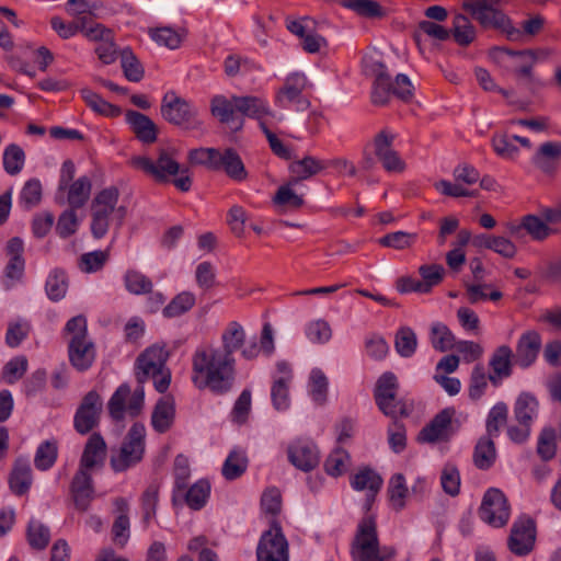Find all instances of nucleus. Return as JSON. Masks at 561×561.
<instances>
[{
	"label": "nucleus",
	"instance_id": "nucleus-27",
	"mask_svg": "<svg viewBox=\"0 0 561 561\" xmlns=\"http://www.w3.org/2000/svg\"><path fill=\"white\" fill-rule=\"evenodd\" d=\"M126 122L136 138L146 145L153 144L158 138V127L147 115L129 110L125 114Z\"/></svg>",
	"mask_w": 561,
	"mask_h": 561
},
{
	"label": "nucleus",
	"instance_id": "nucleus-64",
	"mask_svg": "<svg viewBox=\"0 0 561 561\" xmlns=\"http://www.w3.org/2000/svg\"><path fill=\"white\" fill-rule=\"evenodd\" d=\"M42 199V184L37 179H31L25 182L20 193V203L32 208L39 204Z\"/></svg>",
	"mask_w": 561,
	"mask_h": 561
},
{
	"label": "nucleus",
	"instance_id": "nucleus-2",
	"mask_svg": "<svg viewBox=\"0 0 561 561\" xmlns=\"http://www.w3.org/2000/svg\"><path fill=\"white\" fill-rule=\"evenodd\" d=\"M192 381L215 394L229 392L236 380V359L218 347L198 348L192 357Z\"/></svg>",
	"mask_w": 561,
	"mask_h": 561
},
{
	"label": "nucleus",
	"instance_id": "nucleus-18",
	"mask_svg": "<svg viewBox=\"0 0 561 561\" xmlns=\"http://www.w3.org/2000/svg\"><path fill=\"white\" fill-rule=\"evenodd\" d=\"M306 85L307 78L302 72L290 73L285 79L284 87L276 94V103L282 107L295 103L297 110H306L310 104L302 95Z\"/></svg>",
	"mask_w": 561,
	"mask_h": 561
},
{
	"label": "nucleus",
	"instance_id": "nucleus-58",
	"mask_svg": "<svg viewBox=\"0 0 561 561\" xmlns=\"http://www.w3.org/2000/svg\"><path fill=\"white\" fill-rule=\"evenodd\" d=\"M417 239L416 233L407 231H396L385 234L379 239V244L396 250H405L411 248Z\"/></svg>",
	"mask_w": 561,
	"mask_h": 561
},
{
	"label": "nucleus",
	"instance_id": "nucleus-52",
	"mask_svg": "<svg viewBox=\"0 0 561 561\" xmlns=\"http://www.w3.org/2000/svg\"><path fill=\"white\" fill-rule=\"evenodd\" d=\"M124 284L127 291L134 295H145L151 293L153 288L152 280L136 270H128L124 275Z\"/></svg>",
	"mask_w": 561,
	"mask_h": 561
},
{
	"label": "nucleus",
	"instance_id": "nucleus-57",
	"mask_svg": "<svg viewBox=\"0 0 561 561\" xmlns=\"http://www.w3.org/2000/svg\"><path fill=\"white\" fill-rule=\"evenodd\" d=\"M31 324L25 319H18L9 322L5 333V344L11 347H18L30 334Z\"/></svg>",
	"mask_w": 561,
	"mask_h": 561
},
{
	"label": "nucleus",
	"instance_id": "nucleus-46",
	"mask_svg": "<svg viewBox=\"0 0 561 561\" xmlns=\"http://www.w3.org/2000/svg\"><path fill=\"white\" fill-rule=\"evenodd\" d=\"M417 347V336L410 327H401L394 335V348L401 357L414 355Z\"/></svg>",
	"mask_w": 561,
	"mask_h": 561
},
{
	"label": "nucleus",
	"instance_id": "nucleus-55",
	"mask_svg": "<svg viewBox=\"0 0 561 561\" xmlns=\"http://www.w3.org/2000/svg\"><path fill=\"white\" fill-rule=\"evenodd\" d=\"M407 495L408 488L405 485V478L402 473H396L390 479L388 486V496L393 510L397 512L403 510Z\"/></svg>",
	"mask_w": 561,
	"mask_h": 561
},
{
	"label": "nucleus",
	"instance_id": "nucleus-1",
	"mask_svg": "<svg viewBox=\"0 0 561 561\" xmlns=\"http://www.w3.org/2000/svg\"><path fill=\"white\" fill-rule=\"evenodd\" d=\"M169 352L159 345L146 348L136 359V379L139 386L131 392L127 383L121 385L112 394L107 409L114 421H122L125 413L131 417L138 416L145 403L144 383L152 379L154 389L164 393L171 382V371L167 367Z\"/></svg>",
	"mask_w": 561,
	"mask_h": 561
},
{
	"label": "nucleus",
	"instance_id": "nucleus-14",
	"mask_svg": "<svg viewBox=\"0 0 561 561\" xmlns=\"http://www.w3.org/2000/svg\"><path fill=\"white\" fill-rule=\"evenodd\" d=\"M455 414L454 408L443 409L420 431L417 442L426 444L448 442L455 433L453 430Z\"/></svg>",
	"mask_w": 561,
	"mask_h": 561
},
{
	"label": "nucleus",
	"instance_id": "nucleus-9",
	"mask_svg": "<svg viewBox=\"0 0 561 561\" xmlns=\"http://www.w3.org/2000/svg\"><path fill=\"white\" fill-rule=\"evenodd\" d=\"M146 427L134 423L128 430L119 449L111 456L110 465L115 472H124L136 466L144 458L146 446Z\"/></svg>",
	"mask_w": 561,
	"mask_h": 561
},
{
	"label": "nucleus",
	"instance_id": "nucleus-5",
	"mask_svg": "<svg viewBox=\"0 0 561 561\" xmlns=\"http://www.w3.org/2000/svg\"><path fill=\"white\" fill-rule=\"evenodd\" d=\"M119 191L115 186L100 191L91 204V232L95 239L103 238L113 221L119 229L127 215L125 206H117Z\"/></svg>",
	"mask_w": 561,
	"mask_h": 561
},
{
	"label": "nucleus",
	"instance_id": "nucleus-15",
	"mask_svg": "<svg viewBox=\"0 0 561 561\" xmlns=\"http://www.w3.org/2000/svg\"><path fill=\"white\" fill-rule=\"evenodd\" d=\"M536 541V523L530 517H520L512 526L507 540L512 553L518 557L529 554Z\"/></svg>",
	"mask_w": 561,
	"mask_h": 561
},
{
	"label": "nucleus",
	"instance_id": "nucleus-23",
	"mask_svg": "<svg viewBox=\"0 0 561 561\" xmlns=\"http://www.w3.org/2000/svg\"><path fill=\"white\" fill-rule=\"evenodd\" d=\"M232 95L231 99H227L225 95L217 94L210 100V113L221 124H226L232 131H239L243 128L244 121L241 117L236 116V101Z\"/></svg>",
	"mask_w": 561,
	"mask_h": 561
},
{
	"label": "nucleus",
	"instance_id": "nucleus-37",
	"mask_svg": "<svg viewBox=\"0 0 561 561\" xmlns=\"http://www.w3.org/2000/svg\"><path fill=\"white\" fill-rule=\"evenodd\" d=\"M25 536L28 546L37 551L45 550L51 538L49 527L36 518L27 523Z\"/></svg>",
	"mask_w": 561,
	"mask_h": 561
},
{
	"label": "nucleus",
	"instance_id": "nucleus-56",
	"mask_svg": "<svg viewBox=\"0 0 561 561\" xmlns=\"http://www.w3.org/2000/svg\"><path fill=\"white\" fill-rule=\"evenodd\" d=\"M348 463V453L342 447H336L325 459L324 469L328 474L339 477L346 471Z\"/></svg>",
	"mask_w": 561,
	"mask_h": 561
},
{
	"label": "nucleus",
	"instance_id": "nucleus-53",
	"mask_svg": "<svg viewBox=\"0 0 561 561\" xmlns=\"http://www.w3.org/2000/svg\"><path fill=\"white\" fill-rule=\"evenodd\" d=\"M3 169L10 175L19 174L25 163V152L16 144H10L3 151Z\"/></svg>",
	"mask_w": 561,
	"mask_h": 561
},
{
	"label": "nucleus",
	"instance_id": "nucleus-49",
	"mask_svg": "<svg viewBox=\"0 0 561 561\" xmlns=\"http://www.w3.org/2000/svg\"><path fill=\"white\" fill-rule=\"evenodd\" d=\"M58 457V446L56 440H45L36 449L34 465L38 470L46 471L50 469Z\"/></svg>",
	"mask_w": 561,
	"mask_h": 561
},
{
	"label": "nucleus",
	"instance_id": "nucleus-11",
	"mask_svg": "<svg viewBox=\"0 0 561 561\" xmlns=\"http://www.w3.org/2000/svg\"><path fill=\"white\" fill-rule=\"evenodd\" d=\"M257 561H289V545L276 519L271 520L256 547Z\"/></svg>",
	"mask_w": 561,
	"mask_h": 561
},
{
	"label": "nucleus",
	"instance_id": "nucleus-34",
	"mask_svg": "<svg viewBox=\"0 0 561 561\" xmlns=\"http://www.w3.org/2000/svg\"><path fill=\"white\" fill-rule=\"evenodd\" d=\"M514 422L533 425L539 414V401L530 392L518 394L513 407Z\"/></svg>",
	"mask_w": 561,
	"mask_h": 561
},
{
	"label": "nucleus",
	"instance_id": "nucleus-43",
	"mask_svg": "<svg viewBox=\"0 0 561 561\" xmlns=\"http://www.w3.org/2000/svg\"><path fill=\"white\" fill-rule=\"evenodd\" d=\"M80 94L87 105L98 114L106 117H116L121 114V108L105 101L100 94L90 89H82Z\"/></svg>",
	"mask_w": 561,
	"mask_h": 561
},
{
	"label": "nucleus",
	"instance_id": "nucleus-39",
	"mask_svg": "<svg viewBox=\"0 0 561 561\" xmlns=\"http://www.w3.org/2000/svg\"><path fill=\"white\" fill-rule=\"evenodd\" d=\"M493 438L484 435L479 438L474 447L473 462L481 470L491 468L496 459V448Z\"/></svg>",
	"mask_w": 561,
	"mask_h": 561
},
{
	"label": "nucleus",
	"instance_id": "nucleus-12",
	"mask_svg": "<svg viewBox=\"0 0 561 561\" xmlns=\"http://www.w3.org/2000/svg\"><path fill=\"white\" fill-rule=\"evenodd\" d=\"M102 411L101 396L95 390L89 391L82 398L73 416V427L77 433L85 435L93 431L100 423Z\"/></svg>",
	"mask_w": 561,
	"mask_h": 561
},
{
	"label": "nucleus",
	"instance_id": "nucleus-16",
	"mask_svg": "<svg viewBox=\"0 0 561 561\" xmlns=\"http://www.w3.org/2000/svg\"><path fill=\"white\" fill-rule=\"evenodd\" d=\"M394 135L387 129L380 130L373 140L375 157L380 161L387 172L401 173L405 170V162L392 148Z\"/></svg>",
	"mask_w": 561,
	"mask_h": 561
},
{
	"label": "nucleus",
	"instance_id": "nucleus-21",
	"mask_svg": "<svg viewBox=\"0 0 561 561\" xmlns=\"http://www.w3.org/2000/svg\"><path fill=\"white\" fill-rule=\"evenodd\" d=\"M70 494L78 511H88L94 499L93 479L89 471L77 470L70 483Z\"/></svg>",
	"mask_w": 561,
	"mask_h": 561
},
{
	"label": "nucleus",
	"instance_id": "nucleus-28",
	"mask_svg": "<svg viewBox=\"0 0 561 561\" xmlns=\"http://www.w3.org/2000/svg\"><path fill=\"white\" fill-rule=\"evenodd\" d=\"M106 443L100 433H93L85 443L79 469L89 471L102 467L106 457Z\"/></svg>",
	"mask_w": 561,
	"mask_h": 561
},
{
	"label": "nucleus",
	"instance_id": "nucleus-31",
	"mask_svg": "<svg viewBox=\"0 0 561 561\" xmlns=\"http://www.w3.org/2000/svg\"><path fill=\"white\" fill-rule=\"evenodd\" d=\"M327 169L325 160L313 156H305L302 159L293 161L288 170L291 174L290 184H299Z\"/></svg>",
	"mask_w": 561,
	"mask_h": 561
},
{
	"label": "nucleus",
	"instance_id": "nucleus-45",
	"mask_svg": "<svg viewBox=\"0 0 561 561\" xmlns=\"http://www.w3.org/2000/svg\"><path fill=\"white\" fill-rule=\"evenodd\" d=\"M341 5L367 19L382 18L385 15L383 8L376 0H342Z\"/></svg>",
	"mask_w": 561,
	"mask_h": 561
},
{
	"label": "nucleus",
	"instance_id": "nucleus-62",
	"mask_svg": "<svg viewBox=\"0 0 561 561\" xmlns=\"http://www.w3.org/2000/svg\"><path fill=\"white\" fill-rule=\"evenodd\" d=\"M488 379L489 377L485 375L484 367L481 364L476 365L470 376L468 389L469 398L471 400H479L484 394L488 387Z\"/></svg>",
	"mask_w": 561,
	"mask_h": 561
},
{
	"label": "nucleus",
	"instance_id": "nucleus-38",
	"mask_svg": "<svg viewBox=\"0 0 561 561\" xmlns=\"http://www.w3.org/2000/svg\"><path fill=\"white\" fill-rule=\"evenodd\" d=\"M245 342V331L243 327L237 322L231 321L228 323L221 334L222 347L220 348L225 355L233 357V353L240 350Z\"/></svg>",
	"mask_w": 561,
	"mask_h": 561
},
{
	"label": "nucleus",
	"instance_id": "nucleus-20",
	"mask_svg": "<svg viewBox=\"0 0 561 561\" xmlns=\"http://www.w3.org/2000/svg\"><path fill=\"white\" fill-rule=\"evenodd\" d=\"M541 346L542 340L538 331L524 332L516 343L515 353H513L515 364L523 369L530 367L537 360Z\"/></svg>",
	"mask_w": 561,
	"mask_h": 561
},
{
	"label": "nucleus",
	"instance_id": "nucleus-26",
	"mask_svg": "<svg viewBox=\"0 0 561 561\" xmlns=\"http://www.w3.org/2000/svg\"><path fill=\"white\" fill-rule=\"evenodd\" d=\"M69 360L79 371L89 369L95 359L94 344L88 337H71L68 345Z\"/></svg>",
	"mask_w": 561,
	"mask_h": 561
},
{
	"label": "nucleus",
	"instance_id": "nucleus-35",
	"mask_svg": "<svg viewBox=\"0 0 561 561\" xmlns=\"http://www.w3.org/2000/svg\"><path fill=\"white\" fill-rule=\"evenodd\" d=\"M175 416L174 399L170 396L158 400L151 414V425L158 433H165L173 424Z\"/></svg>",
	"mask_w": 561,
	"mask_h": 561
},
{
	"label": "nucleus",
	"instance_id": "nucleus-3",
	"mask_svg": "<svg viewBox=\"0 0 561 561\" xmlns=\"http://www.w3.org/2000/svg\"><path fill=\"white\" fill-rule=\"evenodd\" d=\"M129 165L141 171L151 178L156 183H173L181 192H188L192 186V178L188 169H182L176 161V150L174 148L159 149L158 157L152 160L145 156H135L129 160Z\"/></svg>",
	"mask_w": 561,
	"mask_h": 561
},
{
	"label": "nucleus",
	"instance_id": "nucleus-25",
	"mask_svg": "<svg viewBox=\"0 0 561 561\" xmlns=\"http://www.w3.org/2000/svg\"><path fill=\"white\" fill-rule=\"evenodd\" d=\"M382 478L373 469L364 468L354 474L351 479V485L356 491H367L365 510L368 512L375 501V497L382 485Z\"/></svg>",
	"mask_w": 561,
	"mask_h": 561
},
{
	"label": "nucleus",
	"instance_id": "nucleus-40",
	"mask_svg": "<svg viewBox=\"0 0 561 561\" xmlns=\"http://www.w3.org/2000/svg\"><path fill=\"white\" fill-rule=\"evenodd\" d=\"M430 342L432 347L438 352H447L455 347L456 337L450 329L443 322L435 321L430 327Z\"/></svg>",
	"mask_w": 561,
	"mask_h": 561
},
{
	"label": "nucleus",
	"instance_id": "nucleus-44",
	"mask_svg": "<svg viewBox=\"0 0 561 561\" xmlns=\"http://www.w3.org/2000/svg\"><path fill=\"white\" fill-rule=\"evenodd\" d=\"M453 36L460 46L470 45L477 36L476 27L465 14H456L453 21Z\"/></svg>",
	"mask_w": 561,
	"mask_h": 561
},
{
	"label": "nucleus",
	"instance_id": "nucleus-63",
	"mask_svg": "<svg viewBox=\"0 0 561 561\" xmlns=\"http://www.w3.org/2000/svg\"><path fill=\"white\" fill-rule=\"evenodd\" d=\"M27 370L25 356H16L10 359L2 369V378L9 385L16 382Z\"/></svg>",
	"mask_w": 561,
	"mask_h": 561
},
{
	"label": "nucleus",
	"instance_id": "nucleus-54",
	"mask_svg": "<svg viewBox=\"0 0 561 561\" xmlns=\"http://www.w3.org/2000/svg\"><path fill=\"white\" fill-rule=\"evenodd\" d=\"M195 305V296L190 291L178 294L162 310L165 318H175L191 310Z\"/></svg>",
	"mask_w": 561,
	"mask_h": 561
},
{
	"label": "nucleus",
	"instance_id": "nucleus-24",
	"mask_svg": "<svg viewBox=\"0 0 561 561\" xmlns=\"http://www.w3.org/2000/svg\"><path fill=\"white\" fill-rule=\"evenodd\" d=\"M23 252L24 243L21 238L13 237L7 242L5 253L9 256V261L4 268V275L7 280L10 282L8 286L14 285L24 275L25 260Z\"/></svg>",
	"mask_w": 561,
	"mask_h": 561
},
{
	"label": "nucleus",
	"instance_id": "nucleus-17",
	"mask_svg": "<svg viewBox=\"0 0 561 561\" xmlns=\"http://www.w3.org/2000/svg\"><path fill=\"white\" fill-rule=\"evenodd\" d=\"M90 21L91 19L88 15H79L77 20L71 23L64 22L59 16H53L50 25L61 38H69L78 32L84 33L90 39L103 38L107 30L100 23L91 25Z\"/></svg>",
	"mask_w": 561,
	"mask_h": 561
},
{
	"label": "nucleus",
	"instance_id": "nucleus-10",
	"mask_svg": "<svg viewBox=\"0 0 561 561\" xmlns=\"http://www.w3.org/2000/svg\"><path fill=\"white\" fill-rule=\"evenodd\" d=\"M398 378L391 371L383 373L374 389V399L378 409L392 420L399 416H409L411 413L407 402L398 398Z\"/></svg>",
	"mask_w": 561,
	"mask_h": 561
},
{
	"label": "nucleus",
	"instance_id": "nucleus-59",
	"mask_svg": "<svg viewBox=\"0 0 561 561\" xmlns=\"http://www.w3.org/2000/svg\"><path fill=\"white\" fill-rule=\"evenodd\" d=\"M557 433L552 427H545L538 437L537 453L545 461L551 460L557 453Z\"/></svg>",
	"mask_w": 561,
	"mask_h": 561
},
{
	"label": "nucleus",
	"instance_id": "nucleus-8",
	"mask_svg": "<svg viewBox=\"0 0 561 561\" xmlns=\"http://www.w3.org/2000/svg\"><path fill=\"white\" fill-rule=\"evenodd\" d=\"M160 113L165 122L185 130H203L204 128L198 110L173 91L163 95Z\"/></svg>",
	"mask_w": 561,
	"mask_h": 561
},
{
	"label": "nucleus",
	"instance_id": "nucleus-60",
	"mask_svg": "<svg viewBox=\"0 0 561 561\" xmlns=\"http://www.w3.org/2000/svg\"><path fill=\"white\" fill-rule=\"evenodd\" d=\"M294 184H290V180L287 184L282 185L278 187L273 202L277 206L288 207L291 209H298L304 205V198L302 196L296 194L291 186Z\"/></svg>",
	"mask_w": 561,
	"mask_h": 561
},
{
	"label": "nucleus",
	"instance_id": "nucleus-47",
	"mask_svg": "<svg viewBox=\"0 0 561 561\" xmlns=\"http://www.w3.org/2000/svg\"><path fill=\"white\" fill-rule=\"evenodd\" d=\"M121 67L123 69L125 78L130 82H139L145 76V69L131 51L130 48H125L121 51Z\"/></svg>",
	"mask_w": 561,
	"mask_h": 561
},
{
	"label": "nucleus",
	"instance_id": "nucleus-61",
	"mask_svg": "<svg viewBox=\"0 0 561 561\" xmlns=\"http://www.w3.org/2000/svg\"><path fill=\"white\" fill-rule=\"evenodd\" d=\"M417 272L422 277L421 282L424 288H426L427 294L434 286L442 283L445 275V268L440 264H423L419 267Z\"/></svg>",
	"mask_w": 561,
	"mask_h": 561
},
{
	"label": "nucleus",
	"instance_id": "nucleus-33",
	"mask_svg": "<svg viewBox=\"0 0 561 561\" xmlns=\"http://www.w3.org/2000/svg\"><path fill=\"white\" fill-rule=\"evenodd\" d=\"M236 110L242 116H247L253 119H257L260 123L265 116H271L272 111L268 106V102L256 95H242L234 96Z\"/></svg>",
	"mask_w": 561,
	"mask_h": 561
},
{
	"label": "nucleus",
	"instance_id": "nucleus-19",
	"mask_svg": "<svg viewBox=\"0 0 561 561\" xmlns=\"http://www.w3.org/2000/svg\"><path fill=\"white\" fill-rule=\"evenodd\" d=\"M548 224L546 219L542 220L536 215L528 214L523 216L518 224L508 222L506 229L510 236L516 239L523 238L527 233L535 241H543L553 232Z\"/></svg>",
	"mask_w": 561,
	"mask_h": 561
},
{
	"label": "nucleus",
	"instance_id": "nucleus-7",
	"mask_svg": "<svg viewBox=\"0 0 561 561\" xmlns=\"http://www.w3.org/2000/svg\"><path fill=\"white\" fill-rule=\"evenodd\" d=\"M500 0H463L462 9L484 28L502 31L510 41L522 39V32L499 9Z\"/></svg>",
	"mask_w": 561,
	"mask_h": 561
},
{
	"label": "nucleus",
	"instance_id": "nucleus-6",
	"mask_svg": "<svg viewBox=\"0 0 561 561\" xmlns=\"http://www.w3.org/2000/svg\"><path fill=\"white\" fill-rule=\"evenodd\" d=\"M366 71L375 77L371 91V101L376 105H385L391 95L402 101H409L413 96V85L410 79L403 75H397L392 82L387 67L380 60L373 58L365 61Z\"/></svg>",
	"mask_w": 561,
	"mask_h": 561
},
{
	"label": "nucleus",
	"instance_id": "nucleus-42",
	"mask_svg": "<svg viewBox=\"0 0 561 561\" xmlns=\"http://www.w3.org/2000/svg\"><path fill=\"white\" fill-rule=\"evenodd\" d=\"M68 204L70 208L78 209L85 205L90 198L92 184L88 176H81L68 185Z\"/></svg>",
	"mask_w": 561,
	"mask_h": 561
},
{
	"label": "nucleus",
	"instance_id": "nucleus-48",
	"mask_svg": "<svg viewBox=\"0 0 561 561\" xmlns=\"http://www.w3.org/2000/svg\"><path fill=\"white\" fill-rule=\"evenodd\" d=\"M210 493V484L207 480H198L191 488H188L185 492L183 491V495L185 497V502L192 510H201L205 506Z\"/></svg>",
	"mask_w": 561,
	"mask_h": 561
},
{
	"label": "nucleus",
	"instance_id": "nucleus-36",
	"mask_svg": "<svg viewBox=\"0 0 561 561\" xmlns=\"http://www.w3.org/2000/svg\"><path fill=\"white\" fill-rule=\"evenodd\" d=\"M32 483L33 473L28 460L24 458L16 459L9 478L11 491L21 496L28 492Z\"/></svg>",
	"mask_w": 561,
	"mask_h": 561
},
{
	"label": "nucleus",
	"instance_id": "nucleus-4",
	"mask_svg": "<svg viewBox=\"0 0 561 561\" xmlns=\"http://www.w3.org/2000/svg\"><path fill=\"white\" fill-rule=\"evenodd\" d=\"M350 553L353 561H389L396 549L380 546L376 517L367 514L357 524Z\"/></svg>",
	"mask_w": 561,
	"mask_h": 561
},
{
	"label": "nucleus",
	"instance_id": "nucleus-32",
	"mask_svg": "<svg viewBox=\"0 0 561 561\" xmlns=\"http://www.w3.org/2000/svg\"><path fill=\"white\" fill-rule=\"evenodd\" d=\"M512 358L513 351L508 345L499 346L490 358V367L492 374L489 376V380L494 385H500L501 380L508 378L512 375Z\"/></svg>",
	"mask_w": 561,
	"mask_h": 561
},
{
	"label": "nucleus",
	"instance_id": "nucleus-41",
	"mask_svg": "<svg viewBox=\"0 0 561 561\" xmlns=\"http://www.w3.org/2000/svg\"><path fill=\"white\" fill-rule=\"evenodd\" d=\"M508 407L505 402H497L494 404L485 420V435L491 437H499L501 428L507 426Z\"/></svg>",
	"mask_w": 561,
	"mask_h": 561
},
{
	"label": "nucleus",
	"instance_id": "nucleus-50",
	"mask_svg": "<svg viewBox=\"0 0 561 561\" xmlns=\"http://www.w3.org/2000/svg\"><path fill=\"white\" fill-rule=\"evenodd\" d=\"M45 289L48 298L58 301L66 296L68 290V277L61 270H54L47 277Z\"/></svg>",
	"mask_w": 561,
	"mask_h": 561
},
{
	"label": "nucleus",
	"instance_id": "nucleus-51",
	"mask_svg": "<svg viewBox=\"0 0 561 561\" xmlns=\"http://www.w3.org/2000/svg\"><path fill=\"white\" fill-rule=\"evenodd\" d=\"M247 467L245 455L240 450H232L222 465L221 473L227 480H236L245 472Z\"/></svg>",
	"mask_w": 561,
	"mask_h": 561
},
{
	"label": "nucleus",
	"instance_id": "nucleus-22",
	"mask_svg": "<svg viewBox=\"0 0 561 561\" xmlns=\"http://www.w3.org/2000/svg\"><path fill=\"white\" fill-rule=\"evenodd\" d=\"M289 461L299 470L311 471L320 460L319 450L312 442L297 440L288 446Z\"/></svg>",
	"mask_w": 561,
	"mask_h": 561
},
{
	"label": "nucleus",
	"instance_id": "nucleus-13",
	"mask_svg": "<svg viewBox=\"0 0 561 561\" xmlns=\"http://www.w3.org/2000/svg\"><path fill=\"white\" fill-rule=\"evenodd\" d=\"M479 516L493 527L506 525L510 518V506L504 493L499 489L488 490L479 508Z\"/></svg>",
	"mask_w": 561,
	"mask_h": 561
},
{
	"label": "nucleus",
	"instance_id": "nucleus-29",
	"mask_svg": "<svg viewBox=\"0 0 561 561\" xmlns=\"http://www.w3.org/2000/svg\"><path fill=\"white\" fill-rule=\"evenodd\" d=\"M213 171L224 170L225 173L234 181L240 182L248 176V172L240 156L232 148H227L224 151L219 150Z\"/></svg>",
	"mask_w": 561,
	"mask_h": 561
},
{
	"label": "nucleus",
	"instance_id": "nucleus-30",
	"mask_svg": "<svg viewBox=\"0 0 561 561\" xmlns=\"http://www.w3.org/2000/svg\"><path fill=\"white\" fill-rule=\"evenodd\" d=\"M561 160V141H547L540 145L533 157L536 168L546 174L553 173Z\"/></svg>",
	"mask_w": 561,
	"mask_h": 561
}]
</instances>
